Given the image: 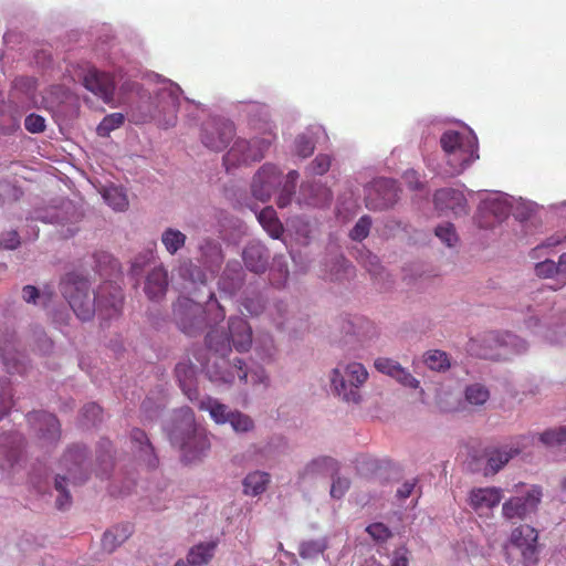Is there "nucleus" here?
<instances>
[{
    "mask_svg": "<svg viewBox=\"0 0 566 566\" xmlns=\"http://www.w3.org/2000/svg\"><path fill=\"white\" fill-rule=\"evenodd\" d=\"M230 337L211 331L207 336L211 354L206 365V374L211 382L218 387L230 386L238 378L240 382L251 387L254 391H263L270 386V377L261 366L244 367L240 359H228L231 353L230 339L233 347L240 352H248L252 345V332L249 324L241 317H233L229 323Z\"/></svg>",
    "mask_w": 566,
    "mask_h": 566,
    "instance_id": "f257e3e1",
    "label": "nucleus"
},
{
    "mask_svg": "<svg viewBox=\"0 0 566 566\" xmlns=\"http://www.w3.org/2000/svg\"><path fill=\"white\" fill-rule=\"evenodd\" d=\"M175 417L176 423L169 432L171 443L179 447L186 463L201 460L210 449V441L205 432L196 429L192 410L180 408Z\"/></svg>",
    "mask_w": 566,
    "mask_h": 566,
    "instance_id": "f03ea898",
    "label": "nucleus"
},
{
    "mask_svg": "<svg viewBox=\"0 0 566 566\" xmlns=\"http://www.w3.org/2000/svg\"><path fill=\"white\" fill-rule=\"evenodd\" d=\"M440 145L454 174L462 172L479 158L476 136L467 126L447 129L440 137Z\"/></svg>",
    "mask_w": 566,
    "mask_h": 566,
    "instance_id": "7ed1b4c3",
    "label": "nucleus"
},
{
    "mask_svg": "<svg viewBox=\"0 0 566 566\" xmlns=\"http://www.w3.org/2000/svg\"><path fill=\"white\" fill-rule=\"evenodd\" d=\"M205 310L199 301L180 297L174 307V315L179 327L189 335L201 329L207 323H217L224 318V311L209 292Z\"/></svg>",
    "mask_w": 566,
    "mask_h": 566,
    "instance_id": "20e7f679",
    "label": "nucleus"
},
{
    "mask_svg": "<svg viewBox=\"0 0 566 566\" xmlns=\"http://www.w3.org/2000/svg\"><path fill=\"white\" fill-rule=\"evenodd\" d=\"M367 368L359 361H339L329 373V386L335 396L348 403H358L360 388L368 380Z\"/></svg>",
    "mask_w": 566,
    "mask_h": 566,
    "instance_id": "39448f33",
    "label": "nucleus"
},
{
    "mask_svg": "<svg viewBox=\"0 0 566 566\" xmlns=\"http://www.w3.org/2000/svg\"><path fill=\"white\" fill-rule=\"evenodd\" d=\"M538 532L531 525L522 524L511 531L504 544L505 560L514 566H536L538 564Z\"/></svg>",
    "mask_w": 566,
    "mask_h": 566,
    "instance_id": "423d86ee",
    "label": "nucleus"
},
{
    "mask_svg": "<svg viewBox=\"0 0 566 566\" xmlns=\"http://www.w3.org/2000/svg\"><path fill=\"white\" fill-rule=\"evenodd\" d=\"M181 88L169 80H161L155 95L150 98L149 112L142 120H155L160 127H174L177 123V112Z\"/></svg>",
    "mask_w": 566,
    "mask_h": 566,
    "instance_id": "0eeeda50",
    "label": "nucleus"
},
{
    "mask_svg": "<svg viewBox=\"0 0 566 566\" xmlns=\"http://www.w3.org/2000/svg\"><path fill=\"white\" fill-rule=\"evenodd\" d=\"M61 290L76 316L86 321L95 311L102 315V303L99 296H92L88 282L76 275L69 274L61 283Z\"/></svg>",
    "mask_w": 566,
    "mask_h": 566,
    "instance_id": "6e6552de",
    "label": "nucleus"
},
{
    "mask_svg": "<svg viewBox=\"0 0 566 566\" xmlns=\"http://www.w3.org/2000/svg\"><path fill=\"white\" fill-rule=\"evenodd\" d=\"M524 328L533 336L549 344L566 345V316L531 310L524 319Z\"/></svg>",
    "mask_w": 566,
    "mask_h": 566,
    "instance_id": "1a4fd4ad",
    "label": "nucleus"
},
{
    "mask_svg": "<svg viewBox=\"0 0 566 566\" xmlns=\"http://www.w3.org/2000/svg\"><path fill=\"white\" fill-rule=\"evenodd\" d=\"M275 135L272 129L264 133L263 137H254L251 140L237 139L223 157L226 169L249 165L261 160L273 143Z\"/></svg>",
    "mask_w": 566,
    "mask_h": 566,
    "instance_id": "9d476101",
    "label": "nucleus"
},
{
    "mask_svg": "<svg viewBox=\"0 0 566 566\" xmlns=\"http://www.w3.org/2000/svg\"><path fill=\"white\" fill-rule=\"evenodd\" d=\"M200 262L206 268V272L195 266L191 261H182L178 268V274L192 284L199 283L205 285L208 274L212 275L219 269L223 256L219 244L211 241H206L200 245Z\"/></svg>",
    "mask_w": 566,
    "mask_h": 566,
    "instance_id": "9b49d317",
    "label": "nucleus"
},
{
    "mask_svg": "<svg viewBox=\"0 0 566 566\" xmlns=\"http://www.w3.org/2000/svg\"><path fill=\"white\" fill-rule=\"evenodd\" d=\"M514 197L503 192H489L479 206V224L483 228L501 222L512 213Z\"/></svg>",
    "mask_w": 566,
    "mask_h": 566,
    "instance_id": "f8f14e48",
    "label": "nucleus"
},
{
    "mask_svg": "<svg viewBox=\"0 0 566 566\" xmlns=\"http://www.w3.org/2000/svg\"><path fill=\"white\" fill-rule=\"evenodd\" d=\"M541 497V489L532 485L526 490L525 494L516 495L505 501L502 505V514L507 520H523L537 509Z\"/></svg>",
    "mask_w": 566,
    "mask_h": 566,
    "instance_id": "ddd939ff",
    "label": "nucleus"
},
{
    "mask_svg": "<svg viewBox=\"0 0 566 566\" xmlns=\"http://www.w3.org/2000/svg\"><path fill=\"white\" fill-rule=\"evenodd\" d=\"M433 206L440 216L461 217L469 211L465 195L459 188H442L436 191Z\"/></svg>",
    "mask_w": 566,
    "mask_h": 566,
    "instance_id": "4468645a",
    "label": "nucleus"
},
{
    "mask_svg": "<svg viewBox=\"0 0 566 566\" xmlns=\"http://www.w3.org/2000/svg\"><path fill=\"white\" fill-rule=\"evenodd\" d=\"M281 184V170L272 164H264L253 176L251 193L256 200L265 202Z\"/></svg>",
    "mask_w": 566,
    "mask_h": 566,
    "instance_id": "2eb2a0df",
    "label": "nucleus"
},
{
    "mask_svg": "<svg viewBox=\"0 0 566 566\" xmlns=\"http://www.w3.org/2000/svg\"><path fill=\"white\" fill-rule=\"evenodd\" d=\"M398 197L396 182L377 179L366 188V206L369 209H385L394 205Z\"/></svg>",
    "mask_w": 566,
    "mask_h": 566,
    "instance_id": "dca6fc26",
    "label": "nucleus"
},
{
    "mask_svg": "<svg viewBox=\"0 0 566 566\" xmlns=\"http://www.w3.org/2000/svg\"><path fill=\"white\" fill-rule=\"evenodd\" d=\"M502 497V490L499 488H473L469 492L468 504L480 517H489Z\"/></svg>",
    "mask_w": 566,
    "mask_h": 566,
    "instance_id": "f3484780",
    "label": "nucleus"
},
{
    "mask_svg": "<svg viewBox=\"0 0 566 566\" xmlns=\"http://www.w3.org/2000/svg\"><path fill=\"white\" fill-rule=\"evenodd\" d=\"M233 134L232 123L213 119L205 124L201 140L206 147L219 151L228 145Z\"/></svg>",
    "mask_w": 566,
    "mask_h": 566,
    "instance_id": "a211bd4d",
    "label": "nucleus"
},
{
    "mask_svg": "<svg viewBox=\"0 0 566 566\" xmlns=\"http://www.w3.org/2000/svg\"><path fill=\"white\" fill-rule=\"evenodd\" d=\"M83 84L86 90L99 97L105 103H111L114 94V80L109 74L90 67L83 74Z\"/></svg>",
    "mask_w": 566,
    "mask_h": 566,
    "instance_id": "6ab92c4d",
    "label": "nucleus"
},
{
    "mask_svg": "<svg viewBox=\"0 0 566 566\" xmlns=\"http://www.w3.org/2000/svg\"><path fill=\"white\" fill-rule=\"evenodd\" d=\"M534 271L536 276L541 279H553L555 281L551 289L556 291L564 287L566 285V253L559 256L557 263L551 259L537 262Z\"/></svg>",
    "mask_w": 566,
    "mask_h": 566,
    "instance_id": "aec40b11",
    "label": "nucleus"
},
{
    "mask_svg": "<svg viewBox=\"0 0 566 566\" xmlns=\"http://www.w3.org/2000/svg\"><path fill=\"white\" fill-rule=\"evenodd\" d=\"M375 368L408 388H418L419 380L416 379L407 369L394 359L379 357L374 363Z\"/></svg>",
    "mask_w": 566,
    "mask_h": 566,
    "instance_id": "412c9836",
    "label": "nucleus"
},
{
    "mask_svg": "<svg viewBox=\"0 0 566 566\" xmlns=\"http://www.w3.org/2000/svg\"><path fill=\"white\" fill-rule=\"evenodd\" d=\"M0 358L9 373H23L25 370L24 356L17 349L13 338L0 340Z\"/></svg>",
    "mask_w": 566,
    "mask_h": 566,
    "instance_id": "4be33fe9",
    "label": "nucleus"
},
{
    "mask_svg": "<svg viewBox=\"0 0 566 566\" xmlns=\"http://www.w3.org/2000/svg\"><path fill=\"white\" fill-rule=\"evenodd\" d=\"M168 286V273L164 266L154 268L147 275L145 282V293L150 300L161 298Z\"/></svg>",
    "mask_w": 566,
    "mask_h": 566,
    "instance_id": "5701e85b",
    "label": "nucleus"
},
{
    "mask_svg": "<svg viewBox=\"0 0 566 566\" xmlns=\"http://www.w3.org/2000/svg\"><path fill=\"white\" fill-rule=\"evenodd\" d=\"M243 271L238 262H229L219 280V290L226 295H233L242 285Z\"/></svg>",
    "mask_w": 566,
    "mask_h": 566,
    "instance_id": "b1692460",
    "label": "nucleus"
},
{
    "mask_svg": "<svg viewBox=\"0 0 566 566\" xmlns=\"http://www.w3.org/2000/svg\"><path fill=\"white\" fill-rule=\"evenodd\" d=\"M245 266L254 272L260 273L266 269L269 255L266 249L259 242H251L245 247L242 253Z\"/></svg>",
    "mask_w": 566,
    "mask_h": 566,
    "instance_id": "393cba45",
    "label": "nucleus"
},
{
    "mask_svg": "<svg viewBox=\"0 0 566 566\" xmlns=\"http://www.w3.org/2000/svg\"><path fill=\"white\" fill-rule=\"evenodd\" d=\"M271 482V475L261 470L249 472L242 480V491L247 496H259L263 494Z\"/></svg>",
    "mask_w": 566,
    "mask_h": 566,
    "instance_id": "a878e982",
    "label": "nucleus"
},
{
    "mask_svg": "<svg viewBox=\"0 0 566 566\" xmlns=\"http://www.w3.org/2000/svg\"><path fill=\"white\" fill-rule=\"evenodd\" d=\"M198 408L202 411H207L210 418L217 424H226L231 417L232 409L229 406L220 402L217 398L206 396L198 400Z\"/></svg>",
    "mask_w": 566,
    "mask_h": 566,
    "instance_id": "bb28decb",
    "label": "nucleus"
},
{
    "mask_svg": "<svg viewBox=\"0 0 566 566\" xmlns=\"http://www.w3.org/2000/svg\"><path fill=\"white\" fill-rule=\"evenodd\" d=\"M176 375L180 387L190 400L198 399L196 388V368L191 363L182 361L176 366Z\"/></svg>",
    "mask_w": 566,
    "mask_h": 566,
    "instance_id": "cd10ccee",
    "label": "nucleus"
},
{
    "mask_svg": "<svg viewBox=\"0 0 566 566\" xmlns=\"http://www.w3.org/2000/svg\"><path fill=\"white\" fill-rule=\"evenodd\" d=\"M130 535V525H116L104 533L102 538V547L105 552L113 553L117 547L124 544Z\"/></svg>",
    "mask_w": 566,
    "mask_h": 566,
    "instance_id": "c85d7f7f",
    "label": "nucleus"
},
{
    "mask_svg": "<svg viewBox=\"0 0 566 566\" xmlns=\"http://www.w3.org/2000/svg\"><path fill=\"white\" fill-rule=\"evenodd\" d=\"M218 542L207 541L195 545L188 553V563L192 566H203L213 557Z\"/></svg>",
    "mask_w": 566,
    "mask_h": 566,
    "instance_id": "c756f323",
    "label": "nucleus"
},
{
    "mask_svg": "<svg viewBox=\"0 0 566 566\" xmlns=\"http://www.w3.org/2000/svg\"><path fill=\"white\" fill-rule=\"evenodd\" d=\"M29 422L36 426L43 436L54 439L59 432V421L52 413L39 411L29 415Z\"/></svg>",
    "mask_w": 566,
    "mask_h": 566,
    "instance_id": "7c9ffc66",
    "label": "nucleus"
},
{
    "mask_svg": "<svg viewBox=\"0 0 566 566\" xmlns=\"http://www.w3.org/2000/svg\"><path fill=\"white\" fill-rule=\"evenodd\" d=\"M187 237L176 228H166L160 235L165 250L170 254H177L186 244Z\"/></svg>",
    "mask_w": 566,
    "mask_h": 566,
    "instance_id": "2f4dec72",
    "label": "nucleus"
},
{
    "mask_svg": "<svg viewBox=\"0 0 566 566\" xmlns=\"http://www.w3.org/2000/svg\"><path fill=\"white\" fill-rule=\"evenodd\" d=\"M130 439L133 444L138 449L137 453L139 459L148 465L154 467L156 464V459L153 453V447L150 446L145 432L139 429H135L130 433Z\"/></svg>",
    "mask_w": 566,
    "mask_h": 566,
    "instance_id": "473e14b6",
    "label": "nucleus"
},
{
    "mask_svg": "<svg viewBox=\"0 0 566 566\" xmlns=\"http://www.w3.org/2000/svg\"><path fill=\"white\" fill-rule=\"evenodd\" d=\"M518 453L517 448L505 447L500 450L493 451L488 459V464L485 467V474H494L500 471L504 464H506L510 459H512L515 454Z\"/></svg>",
    "mask_w": 566,
    "mask_h": 566,
    "instance_id": "72a5a7b5",
    "label": "nucleus"
},
{
    "mask_svg": "<svg viewBox=\"0 0 566 566\" xmlns=\"http://www.w3.org/2000/svg\"><path fill=\"white\" fill-rule=\"evenodd\" d=\"M263 229L274 239L280 238L283 227L276 217V212L272 207L262 209L256 216Z\"/></svg>",
    "mask_w": 566,
    "mask_h": 566,
    "instance_id": "f704fd0d",
    "label": "nucleus"
},
{
    "mask_svg": "<svg viewBox=\"0 0 566 566\" xmlns=\"http://www.w3.org/2000/svg\"><path fill=\"white\" fill-rule=\"evenodd\" d=\"M301 190L302 195L305 196L306 203L311 206H324L332 199L329 189L322 185H302Z\"/></svg>",
    "mask_w": 566,
    "mask_h": 566,
    "instance_id": "c9c22d12",
    "label": "nucleus"
},
{
    "mask_svg": "<svg viewBox=\"0 0 566 566\" xmlns=\"http://www.w3.org/2000/svg\"><path fill=\"white\" fill-rule=\"evenodd\" d=\"M101 193L105 202L114 210L123 211L128 207V199L122 187L114 185L104 187Z\"/></svg>",
    "mask_w": 566,
    "mask_h": 566,
    "instance_id": "e433bc0d",
    "label": "nucleus"
},
{
    "mask_svg": "<svg viewBox=\"0 0 566 566\" xmlns=\"http://www.w3.org/2000/svg\"><path fill=\"white\" fill-rule=\"evenodd\" d=\"M228 423L238 434L252 432L255 428L253 419L239 410H233Z\"/></svg>",
    "mask_w": 566,
    "mask_h": 566,
    "instance_id": "4c0bfd02",
    "label": "nucleus"
},
{
    "mask_svg": "<svg viewBox=\"0 0 566 566\" xmlns=\"http://www.w3.org/2000/svg\"><path fill=\"white\" fill-rule=\"evenodd\" d=\"M423 363L428 368L436 371H444L451 366L447 353L439 349L428 350L423 356Z\"/></svg>",
    "mask_w": 566,
    "mask_h": 566,
    "instance_id": "58836bf2",
    "label": "nucleus"
},
{
    "mask_svg": "<svg viewBox=\"0 0 566 566\" xmlns=\"http://www.w3.org/2000/svg\"><path fill=\"white\" fill-rule=\"evenodd\" d=\"M327 548L326 538L304 541L300 544L298 554L302 558H317Z\"/></svg>",
    "mask_w": 566,
    "mask_h": 566,
    "instance_id": "ea45409f",
    "label": "nucleus"
},
{
    "mask_svg": "<svg viewBox=\"0 0 566 566\" xmlns=\"http://www.w3.org/2000/svg\"><path fill=\"white\" fill-rule=\"evenodd\" d=\"M297 178L298 174L295 170H292L286 175L285 181L277 197V206L280 208H284L291 203Z\"/></svg>",
    "mask_w": 566,
    "mask_h": 566,
    "instance_id": "a19ab883",
    "label": "nucleus"
},
{
    "mask_svg": "<svg viewBox=\"0 0 566 566\" xmlns=\"http://www.w3.org/2000/svg\"><path fill=\"white\" fill-rule=\"evenodd\" d=\"M436 237L448 248H453L459 241L454 226L450 222L439 224L434 230Z\"/></svg>",
    "mask_w": 566,
    "mask_h": 566,
    "instance_id": "79ce46f5",
    "label": "nucleus"
},
{
    "mask_svg": "<svg viewBox=\"0 0 566 566\" xmlns=\"http://www.w3.org/2000/svg\"><path fill=\"white\" fill-rule=\"evenodd\" d=\"M490 398L488 388L481 384H473L465 389V399L469 403L480 406L485 403Z\"/></svg>",
    "mask_w": 566,
    "mask_h": 566,
    "instance_id": "37998d69",
    "label": "nucleus"
},
{
    "mask_svg": "<svg viewBox=\"0 0 566 566\" xmlns=\"http://www.w3.org/2000/svg\"><path fill=\"white\" fill-rule=\"evenodd\" d=\"M124 115L122 113H113L104 117L96 128L99 136H108L111 132L120 127L124 124Z\"/></svg>",
    "mask_w": 566,
    "mask_h": 566,
    "instance_id": "c03bdc74",
    "label": "nucleus"
},
{
    "mask_svg": "<svg viewBox=\"0 0 566 566\" xmlns=\"http://www.w3.org/2000/svg\"><path fill=\"white\" fill-rule=\"evenodd\" d=\"M514 207L512 210V214L520 220H525L530 218L533 213H535L537 209V205L533 201L525 200L523 198L514 197Z\"/></svg>",
    "mask_w": 566,
    "mask_h": 566,
    "instance_id": "a18cd8bd",
    "label": "nucleus"
},
{
    "mask_svg": "<svg viewBox=\"0 0 566 566\" xmlns=\"http://www.w3.org/2000/svg\"><path fill=\"white\" fill-rule=\"evenodd\" d=\"M564 238L559 234L552 235L547 238L544 242L535 247L531 252V258L536 260L546 256L549 254V250L559 245L563 242Z\"/></svg>",
    "mask_w": 566,
    "mask_h": 566,
    "instance_id": "49530a36",
    "label": "nucleus"
},
{
    "mask_svg": "<svg viewBox=\"0 0 566 566\" xmlns=\"http://www.w3.org/2000/svg\"><path fill=\"white\" fill-rule=\"evenodd\" d=\"M539 440L548 447H555L566 442V427L549 429L541 433Z\"/></svg>",
    "mask_w": 566,
    "mask_h": 566,
    "instance_id": "de8ad7c7",
    "label": "nucleus"
},
{
    "mask_svg": "<svg viewBox=\"0 0 566 566\" xmlns=\"http://www.w3.org/2000/svg\"><path fill=\"white\" fill-rule=\"evenodd\" d=\"M497 342L502 346L509 347L515 353H523L527 349V343L524 339L509 332L502 334Z\"/></svg>",
    "mask_w": 566,
    "mask_h": 566,
    "instance_id": "09e8293b",
    "label": "nucleus"
},
{
    "mask_svg": "<svg viewBox=\"0 0 566 566\" xmlns=\"http://www.w3.org/2000/svg\"><path fill=\"white\" fill-rule=\"evenodd\" d=\"M66 478L57 475L55 478V490L59 493L56 497V505L60 510H64L71 502V496L66 491Z\"/></svg>",
    "mask_w": 566,
    "mask_h": 566,
    "instance_id": "8fccbe9b",
    "label": "nucleus"
},
{
    "mask_svg": "<svg viewBox=\"0 0 566 566\" xmlns=\"http://www.w3.org/2000/svg\"><path fill=\"white\" fill-rule=\"evenodd\" d=\"M366 532L377 543H384L391 537L390 530L382 523H373L367 526Z\"/></svg>",
    "mask_w": 566,
    "mask_h": 566,
    "instance_id": "3c124183",
    "label": "nucleus"
},
{
    "mask_svg": "<svg viewBox=\"0 0 566 566\" xmlns=\"http://www.w3.org/2000/svg\"><path fill=\"white\" fill-rule=\"evenodd\" d=\"M314 150V143L313 140L305 136L301 135L298 136L294 142V153L295 155L305 158L310 156Z\"/></svg>",
    "mask_w": 566,
    "mask_h": 566,
    "instance_id": "603ef678",
    "label": "nucleus"
},
{
    "mask_svg": "<svg viewBox=\"0 0 566 566\" xmlns=\"http://www.w3.org/2000/svg\"><path fill=\"white\" fill-rule=\"evenodd\" d=\"M242 307L251 316H258L264 311V302L260 295L245 297L242 302Z\"/></svg>",
    "mask_w": 566,
    "mask_h": 566,
    "instance_id": "864d4df0",
    "label": "nucleus"
},
{
    "mask_svg": "<svg viewBox=\"0 0 566 566\" xmlns=\"http://www.w3.org/2000/svg\"><path fill=\"white\" fill-rule=\"evenodd\" d=\"M370 226V219L368 217H361L350 231V238L353 240L361 241L368 235Z\"/></svg>",
    "mask_w": 566,
    "mask_h": 566,
    "instance_id": "5fc2aeb1",
    "label": "nucleus"
},
{
    "mask_svg": "<svg viewBox=\"0 0 566 566\" xmlns=\"http://www.w3.org/2000/svg\"><path fill=\"white\" fill-rule=\"evenodd\" d=\"M331 167V158L327 155H318L311 163L308 169L313 175H323Z\"/></svg>",
    "mask_w": 566,
    "mask_h": 566,
    "instance_id": "6e6d98bb",
    "label": "nucleus"
},
{
    "mask_svg": "<svg viewBox=\"0 0 566 566\" xmlns=\"http://www.w3.org/2000/svg\"><path fill=\"white\" fill-rule=\"evenodd\" d=\"M287 314V306L284 303H275L269 308V316L276 326H282Z\"/></svg>",
    "mask_w": 566,
    "mask_h": 566,
    "instance_id": "4d7b16f0",
    "label": "nucleus"
},
{
    "mask_svg": "<svg viewBox=\"0 0 566 566\" xmlns=\"http://www.w3.org/2000/svg\"><path fill=\"white\" fill-rule=\"evenodd\" d=\"M27 130L32 134L41 133L45 129V119L36 114H30L24 120Z\"/></svg>",
    "mask_w": 566,
    "mask_h": 566,
    "instance_id": "13d9d810",
    "label": "nucleus"
},
{
    "mask_svg": "<svg viewBox=\"0 0 566 566\" xmlns=\"http://www.w3.org/2000/svg\"><path fill=\"white\" fill-rule=\"evenodd\" d=\"M349 480L346 478H336L334 479L331 486V495L335 499H340L349 489Z\"/></svg>",
    "mask_w": 566,
    "mask_h": 566,
    "instance_id": "bf43d9fd",
    "label": "nucleus"
},
{
    "mask_svg": "<svg viewBox=\"0 0 566 566\" xmlns=\"http://www.w3.org/2000/svg\"><path fill=\"white\" fill-rule=\"evenodd\" d=\"M328 458H316L308 462L303 469V475H311L319 473L328 463Z\"/></svg>",
    "mask_w": 566,
    "mask_h": 566,
    "instance_id": "052dcab7",
    "label": "nucleus"
},
{
    "mask_svg": "<svg viewBox=\"0 0 566 566\" xmlns=\"http://www.w3.org/2000/svg\"><path fill=\"white\" fill-rule=\"evenodd\" d=\"M255 349L260 353L261 358H270L274 354V340L271 336L264 338L263 344L259 340L255 342Z\"/></svg>",
    "mask_w": 566,
    "mask_h": 566,
    "instance_id": "680f3d73",
    "label": "nucleus"
},
{
    "mask_svg": "<svg viewBox=\"0 0 566 566\" xmlns=\"http://www.w3.org/2000/svg\"><path fill=\"white\" fill-rule=\"evenodd\" d=\"M20 244L19 235L15 231H9L0 237V248L13 250Z\"/></svg>",
    "mask_w": 566,
    "mask_h": 566,
    "instance_id": "e2e57ef3",
    "label": "nucleus"
},
{
    "mask_svg": "<svg viewBox=\"0 0 566 566\" xmlns=\"http://www.w3.org/2000/svg\"><path fill=\"white\" fill-rule=\"evenodd\" d=\"M101 415L102 409L96 403H88L83 409V416L92 423H95L97 420H99Z\"/></svg>",
    "mask_w": 566,
    "mask_h": 566,
    "instance_id": "0e129e2a",
    "label": "nucleus"
},
{
    "mask_svg": "<svg viewBox=\"0 0 566 566\" xmlns=\"http://www.w3.org/2000/svg\"><path fill=\"white\" fill-rule=\"evenodd\" d=\"M38 296H39V292L34 286L28 285V286L23 287L22 297L25 302H28V303L35 302Z\"/></svg>",
    "mask_w": 566,
    "mask_h": 566,
    "instance_id": "69168bd1",
    "label": "nucleus"
},
{
    "mask_svg": "<svg viewBox=\"0 0 566 566\" xmlns=\"http://www.w3.org/2000/svg\"><path fill=\"white\" fill-rule=\"evenodd\" d=\"M415 489V482H405L398 490L397 495L400 499H407L411 495L412 491Z\"/></svg>",
    "mask_w": 566,
    "mask_h": 566,
    "instance_id": "338daca9",
    "label": "nucleus"
},
{
    "mask_svg": "<svg viewBox=\"0 0 566 566\" xmlns=\"http://www.w3.org/2000/svg\"><path fill=\"white\" fill-rule=\"evenodd\" d=\"M391 566H408V558L406 553L402 551H397L394 554Z\"/></svg>",
    "mask_w": 566,
    "mask_h": 566,
    "instance_id": "774afa93",
    "label": "nucleus"
}]
</instances>
